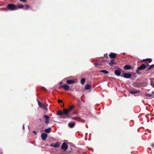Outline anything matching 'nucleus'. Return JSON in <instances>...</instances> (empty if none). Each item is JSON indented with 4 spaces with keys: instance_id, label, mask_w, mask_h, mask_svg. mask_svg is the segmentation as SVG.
<instances>
[{
    "instance_id": "nucleus-1",
    "label": "nucleus",
    "mask_w": 154,
    "mask_h": 154,
    "mask_svg": "<svg viewBox=\"0 0 154 154\" xmlns=\"http://www.w3.org/2000/svg\"><path fill=\"white\" fill-rule=\"evenodd\" d=\"M7 9L8 10L12 11L18 9L16 6L15 4H8L7 6Z\"/></svg>"
},
{
    "instance_id": "nucleus-2",
    "label": "nucleus",
    "mask_w": 154,
    "mask_h": 154,
    "mask_svg": "<svg viewBox=\"0 0 154 154\" xmlns=\"http://www.w3.org/2000/svg\"><path fill=\"white\" fill-rule=\"evenodd\" d=\"M69 110L67 109H63V116L61 118H66L70 117V116L69 114Z\"/></svg>"
},
{
    "instance_id": "nucleus-3",
    "label": "nucleus",
    "mask_w": 154,
    "mask_h": 154,
    "mask_svg": "<svg viewBox=\"0 0 154 154\" xmlns=\"http://www.w3.org/2000/svg\"><path fill=\"white\" fill-rule=\"evenodd\" d=\"M149 64L146 63L145 64H142L140 66L137 68L136 72L137 73H139V71L140 70H143L145 69L146 67L149 65Z\"/></svg>"
},
{
    "instance_id": "nucleus-4",
    "label": "nucleus",
    "mask_w": 154,
    "mask_h": 154,
    "mask_svg": "<svg viewBox=\"0 0 154 154\" xmlns=\"http://www.w3.org/2000/svg\"><path fill=\"white\" fill-rule=\"evenodd\" d=\"M38 105L40 107L45 111H47L48 109L45 104H43L40 102L38 100Z\"/></svg>"
},
{
    "instance_id": "nucleus-5",
    "label": "nucleus",
    "mask_w": 154,
    "mask_h": 154,
    "mask_svg": "<svg viewBox=\"0 0 154 154\" xmlns=\"http://www.w3.org/2000/svg\"><path fill=\"white\" fill-rule=\"evenodd\" d=\"M47 136L48 135L47 134L43 133L41 134V137L42 139L43 140H45L47 137Z\"/></svg>"
},
{
    "instance_id": "nucleus-6",
    "label": "nucleus",
    "mask_w": 154,
    "mask_h": 154,
    "mask_svg": "<svg viewBox=\"0 0 154 154\" xmlns=\"http://www.w3.org/2000/svg\"><path fill=\"white\" fill-rule=\"evenodd\" d=\"M68 146L65 143H63L61 146V148L64 149L66 150L68 148Z\"/></svg>"
},
{
    "instance_id": "nucleus-7",
    "label": "nucleus",
    "mask_w": 154,
    "mask_h": 154,
    "mask_svg": "<svg viewBox=\"0 0 154 154\" xmlns=\"http://www.w3.org/2000/svg\"><path fill=\"white\" fill-rule=\"evenodd\" d=\"M44 118L45 119V123L48 124L49 122V117L46 115H44Z\"/></svg>"
},
{
    "instance_id": "nucleus-8",
    "label": "nucleus",
    "mask_w": 154,
    "mask_h": 154,
    "mask_svg": "<svg viewBox=\"0 0 154 154\" xmlns=\"http://www.w3.org/2000/svg\"><path fill=\"white\" fill-rule=\"evenodd\" d=\"M50 146H53L55 148H57L60 146V145L59 143H56L55 144L54 143L51 144Z\"/></svg>"
},
{
    "instance_id": "nucleus-9",
    "label": "nucleus",
    "mask_w": 154,
    "mask_h": 154,
    "mask_svg": "<svg viewBox=\"0 0 154 154\" xmlns=\"http://www.w3.org/2000/svg\"><path fill=\"white\" fill-rule=\"evenodd\" d=\"M131 74L129 73H125L123 75V77L125 78H129L131 76Z\"/></svg>"
},
{
    "instance_id": "nucleus-10",
    "label": "nucleus",
    "mask_w": 154,
    "mask_h": 154,
    "mask_svg": "<svg viewBox=\"0 0 154 154\" xmlns=\"http://www.w3.org/2000/svg\"><path fill=\"white\" fill-rule=\"evenodd\" d=\"M115 74L118 76H120L121 74V71L120 70L117 69L115 71Z\"/></svg>"
},
{
    "instance_id": "nucleus-11",
    "label": "nucleus",
    "mask_w": 154,
    "mask_h": 154,
    "mask_svg": "<svg viewBox=\"0 0 154 154\" xmlns=\"http://www.w3.org/2000/svg\"><path fill=\"white\" fill-rule=\"evenodd\" d=\"M75 83V81L74 80H67L66 81V83L68 84H73Z\"/></svg>"
},
{
    "instance_id": "nucleus-12",
    "label": "nucleus",
    "mask_w": 154,
    "mask_h": 154,
    "mask_svg": "<svg viewBox=\"0 0 154 154\" xmlns=\"http://www.w3.org/2000/svg\"><path fill=\"white\" fill-rule=\"evenodd\" d=\"M131 66L129 65H126L124 66V69L126 70H128L131 69Z\"/></svg>"
},
{
    "instance_id": "nucleus-13",
    "label": "nucleus",
    "mask_w": 154,
    "mask_h": 154,
    "mask_svg": "<svg viewBox=\"0 0 154 154\" xmlns=\"http://www.w3.org/2000/svg\"><path fill=\"white\" fill-rule=\"evenodd\" d=\"M109 57L111 58H115L116 57V54L114 53H111L109 55Z\"/></svg>"
},
{
    "instance_id": "nucleus-14",
    "label": "nucleus",
    "mask_w": 154,
    "mask_h": 154,
    "mask_svg": "<svg viewBox=\"0 0 154 154\" xmlns=\"http://www.w3.org/2000/svg\"><path fill=\"white\" fill-rule=\"evenodd\" d=\"M63 88L66 90H68L69 88V87L68 85L66 84H64L63 85Z\"/></svg>"
},
{
    "instance_id": "nucleus-15",
    "label": "nucleus",
    "mask_w": 154,
    "mask_h": 154,
    "mask_svg": "<svg viewBox=\"0 0 154 154\" xmlns=\"http://www.w3.org/2000/svg\"><path fill=\"white\" fill-rule=\"evenodd\" d=\"M104 61H104L103 60L102 61V62L101 63H96L95 64V65L96 66H97L98 65H103V62Z\"/></svg>"
},
{
    "instance_id": "nucleus-16",
    "label": "nucleus",
    "mask_w": 154,
    "mask_h": 154,
    "mask_svg": "<svg viewBox=\"0 0 154 154\" xmlns=\"http://www.w3.org/2000/svg\"><path fill=\"white\" fill-rule=\"evenodd\" d=\"M75 125V124L74 123H69L68 124V126L70 128H72Z\"/></svg>"
},
{
    "instance_id": "nucleus-17",
    "label": "nucleus",
    "mask_w": 154,
    "mask_h": 154,
    "mask_svg": "<svg viewBox=\"0 0 154 154\" xmlns=\"http://www.w3.org/2000/svg\"><path fill=\"white\" fill-rule=\"evenodd\" d=\"M57 115H58L62 116H63V112L59 110L57 112Z\"/></svg>"
},
{
    "instance_id": "nucleus-18",
    "label": "nucleus",
    "mask_w": 154,
    "mask_h": 154,
    "mask_svg": "<svg viewBox=\"0 0 154 154\" xmlns=\"http://www.w3.org/2000/svg\"><path fill=\"white\" fill-rule=\"evenodd\" d=\"M16 6L18 8H23L24 7L23 5L20 4H17Z\"/></svg>"
},
{
    "instance_id": "nucleus-19",
    "label": "nucleus",
    "mask_w": 154,
    "mask_h": 154,
    "mask_svg": "<svg viewBox=\"0 0 154 154\" xmlns=\"http://www.w3.org/2000/svg\"><path fill=\"white\" fill-rule=\"evenodd\" d=\"M91 87V86L89 84L86 85L85 87V90H88Z\"/></svg>"
},
{
    "instance_id": "nucleus-20",
    "label": "nucleus",
    "mask_w": 154,
    "mask_h": 154,
    "mask_svg": "<svg viewBox=\"0 0 154 154\" xmlns=\"http://www.w3.org/2000/svg\"><path fill=\"white\" fill-rule=\"evenodd\" d=\"M51 128H48L46 129L45 130V132L47 133H50L51 132Z\"/></svg>"
},
{
    "instance_id": "nucleus-21",
    "label": "nucleus",
    "mask_w": 154,
    "mask_h": 154,
    "mask_svg": "<svg viewBox=\"0 0 154 154\" xmlns=\"http://www.w3.org/2000/svg\"><path fill=\"white\" fill-rule=\"evenodd\" d=\"M100 72H103L105 74H107L109 73V72L106 70H102L100 71Z\"/></svg>"
},
{
    "instance_id": "nucleus-22",
    "label": "nucleus",
    "mask_w": 154,
    "mask_h": 154,
    "mask_svg": "<svg viewBox=\"0 0 154 154\" xmlns=\"http://www.w3.org/2000/svg\"><path fill=\"white\" fill-rule=\"evenodd\" d=\"M138 92L136 91L131 90L130 91V93L132 94H134L137 93Z\"/></svg>"
},
{
    "instance_id": "nucleus-23",
    "label": "nucleus",
    "mask_w": 154,
    "mask_h": 154,
    "mask_svg": "<svg viewBox=\"0 0 154 154\" xmlns=\"http://www.w3.org/2000/svg\"><path fill=\"white\" fill-rule=\"evenodd\" d=\"M114 60H111L110 61V62L109 63V64L111 65H113V64H115V63L114 62Z\"/></svg>"
},
{
    "instance_id": "nucleus-24",
    "label": "nucleus",
    "mask_w": 154,
    "mask_h": 154,
    "mask_svg": "<svg viewBox=\"0 0 154 154\" xmlns=\"http://www.w3.org/2000/svg\"><path fill=\"white\" fill-rule=\"evenodd\" d=\"M74 107V105L72 106L69 108L68 110H69V112H70L72 110Z\"/></svg>"
},
{
    "instance_id": "nucleus-25",
    "label": "nucleus",
    "mask_w": 154,
    "mask_h": 154,
    "mask_svg": "<svg viewBox=\"0 0 154 154\" xmlns=\"http://www.w3.org/2000/svg\"><path fill=\"white\" fill-rule=\"evenodd\" d=\"M25 8H24L25 10H28L30 8V7L29 5H25Z\"/></svg>"
},
{
    "instance_id": "nucleus-26",
    "label": "nucleus",
    "mask_w": 154,
    "mask_h": 154,
    "mask_svg": "<svg viewBox=\"0 0 154 154\" xmlns=\"http://www.w3.org/2000/svg\"><path fill=\"white\" fill-rule=\"evenodd\" d=\"M85 82V79L84 78H82L81 80V83L82 84H84Z\"/></svg>"
},
{
    "instance_id": "nucleus-27",
    "label": "nucleus",
    "mask_w": 154,
    "mask_h": 154,
    "mask_svg": "<svg viewBox=\"0 0 154 154\" xmlns=\"http://www.w3.org/2000/svg\"><path fill=\"white\" fill-rule=\"evenodd\" d=\"M154 66V65H150L149 67L148 68V70H149L151 69Z\"/></svg>"
},
{
    "instance_id": "nucleus-28",
    "label": "nucleus",
    "mask_w": 154,
    "mask_h": 154,
    "mask_svg": "<svg viewBox=\"0 0 154 154\" xmlns=\"http://www.w3.org/2000/svg\"><path fill=\"white\" fill-rule=\"evenodd\" d=\"M145 95L146 97H150L151 96V94L148 93L145 94Z\"/></svg>"
},
{
    "instance_id": "nucleus-29",
    "label": "nucleus",
    "mask_w": 154,
    "mask_h": 154,
    "mask_svg": "<svg viewBox=\"0 0 154 154\" xmlns=\"http://www.w3.org/2000/svg\"><path fill=\"white\" fill-rule=\"evenodd\" d=\"M151 85L154 88V82H151Z\"/></svg>"
},
{
    "instance_id": "nucleus-30",
    "label": "nucleus",
    "mask_w": 154,
    "mask_h": 154,
    "mask_svg": "<svg viewBox=\"0 0 154 154\" xmlns=\"http://www.w3.org/2000/svg\"><path fill=\"white\" fill-rule=\"evenodd\" d=\"M20 1L23 2H26V0H20Z\"/></svg>"
},
{
    "instance_id": "nucleus-31",
    "label": "nucleus",
    "mask_w": 154,
    "mask_h": 154,
    "mask_svg": "<svg viewBox=\"0 0 154 154\" xmlns=\"http://www.w3.org/2000/svg\"><path fill=\"white\" fill-rule=\"evenodd\" d=\"M58 103H62L63 102L62 100H59L58 101Z\"/></svg>"
},
{
    "instance_id": "nucleus-32",
    "label": "nucleus",
    "mask_w": 154,
    "mask_h": 154,
    "mask_svg": "<svg viewBox=\"0 0 154 154\" xmlns=\"http://www.w3.org/2000/svg\"><path fill=\"white\" fill-rule=\"evenodd\" d=\"M33 133H34L35 134H37V132L35 131H33Z\"/></svg>"
},
{
    "instance_id": "nucleus-33",
    "label": "nucleus",
    "mask_w": 154,
    "mask_h": 154,
    "mask_svg": "<svg viewBox=\"0 0 154 154\" xmlns=\"http://www.w3.org/2000/svg\"><path fill=\"white\" fill-rule=\"evenodd\" d=\"M62 88H63V85L60 86L59 87V88L60 89Z\"/></svg>"
},
{
    "instance_id": "nucleus-34",
    "label": "nucleus",
    "mask_w": 154,
    "mask_h": 154,
    "mask_svg": "<svg viewBox=\"0 0 154 154\" xmlns=\"http://www.w3.org/2000/svg\"><path fill=\"white\" fill-rule=\"evenodd\" d=\"M149 63H150L151 62L152 60L151 59H149Z\"/></svg>"
},
{
    "instance_id": "nucleus-35",
    "label": "nucleus",
    "mask_w": 154,
    "mask_h": 154,
    "mask_svg": "<svg viewBox=\"0 0 154 154\" xmlns=\"http://www.w3.org/2000/svg\"><path fill=\"white\" fill-rule=\"evenodd\" d=\"M39 120L40 121V122H42V119H39Z\"/></svg>"
},
{
    "instance_id": "nucleus-36",
    "label": "nucleus",
    "mask_w": 154,
    "mask_h": 154,
    "mask_svg": "<svg viewBox=\"0 0 154 154\" xmlns=\"http://www.w3.org/2000/svg\"><path fill=\"white\" fill-rule=\"evenodd\" d=\"M23 129H24V125H23Z\"/></svg>"
},
{
    "instance_id": "nucleus-37",
    "label": "nucleus",
    "mask_w": 154,
    "mask_h": 154,
    "mask_svg": "<svg viewBox=\"0 0 154 154\" xmlns=\"http://www.w3.org/2000/svg\"><path fill=\"white\" fill-rule=\"evenodd\" d=\"M146 60H143V62L145 61H146Z\"/></svg>"
},
{
    "instance_id": "nucleus-38",
    "label": "nucleus",
    "mask_w": 154,
    "mask_h": 154,
    "mask_svg": "<svg viewBox=\"0 0 154 154\" xmlns=\"http://www.w3.org/2000/svg\"><path fill=\"white\" fill-rule=\"evenodd\" d=\"M62 84V82H60V85H61Z\"/></svg>"
},
{
    "instance_id": "nucleus-39",
    "label": "nucleus",
    "mask_w": 154,
    "mask_h": 154,
    "mask_svg": "<svg viewBox=\"0 0 154 154\" xmlns=\"http://www.w3.org/2000/svg\"><path fill=\"white\" fill-rule=\"evenodd\" d=\"M152 146L154 147V144L152 145Z\"/></svg>"
},
{
    "instance_id": "nucleus-40",
    "label": "nucleus",
    "mask_w": 154,
    "mask_h": 154,
    "mask_svg": "<svg viewBox=\"0 0 154 154\" xmlns=\"http://www.w3.org/2000/svg\"><path fill=\"white\" fill-rule=\"evenodd\" d=\"M125 53H123V54L124 55H125Z\"/></svg>"
},
{
    "instance_id": "nucleus-41",
    "label": "nucleus",
    "mask_w": 154,
    "mask_h": 154,
    "mask_svg": "<svg viewBox=\"0 0 154 154\" xmlns=\"http://www.w3.org/2000/svg\"><path fill=\"white\" fill-rule=\"evenodd\" d=\"M154 93V91H152V94H153Z\"/></svg>"
},
{
    "instance_id": "nucleus-42",
    "label": "nucleus",
    "mask_w": 154,
    "mask_h": 154,
    "mask_svg": "<svg viewBox=\"0 0 154 154\" xmlns=\"http://www.w3.org/2000/svg\"><path fill=\"white\" fill-rule=\"evenodd\" d=\"M79 101V102H80V100H79V101Z\"/></svg>"
},
{
    "instance_id": "nucleus-43",
    "label": "nucleus",
    "mask_w": 154,
    "mask_h": 154,
    "mask_svg": "<svg viewBox=\"0 0 154 154\" xmlns=\"http://www.w3.org/2000/svg\"><path fill=\"white\" fill-rule=\"evenodd\" d=\"M28 128H29V126H28Z\"/></svg>"
}]
</instances>
